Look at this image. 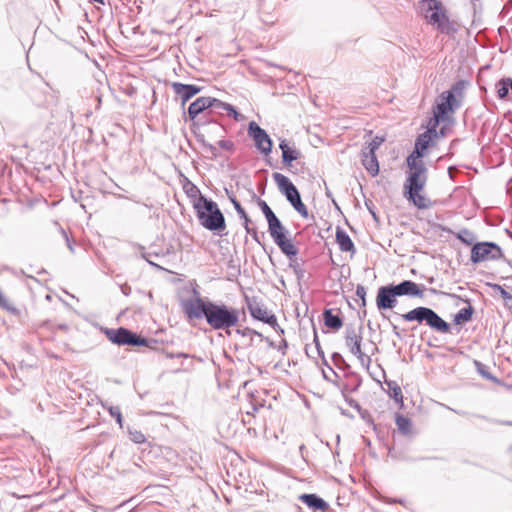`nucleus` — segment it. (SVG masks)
Returning a JSON list of instances; mask_svg holds the SVG:
<instances>
[{"label": "nucleus", "mask_w": 512, "mask_h": 512, "mask_svg": "<svg viewBox=\"0 0 512 512\" xmlns=\"http://www.w3.org/2000/svg\"><path fill=\"white\" fill-rule=\"evenodd\" d=\"M182 308L188 319L204 318L213 330H225L230 334V328L239 322L240 311L224 303L205 300L200 296L185 300Z\"/></svg>", "instance_id": "nucleus-1"}, {"label": "nucleus", "mask_w": 512, "mask_h": 512, "mask_svg": "<svg viewBox=\"0 0 512 512\" xmlns=\"http://www.w3.org/2000/svg\"><path fill=\"white\" fill-rule=\"evenodd\" d=\"M406 162L409 172L404 183V195L417 208L427 209L430 206V201L420 194L427 182L425 163L423 161H415L412 157H407Z\"/></svg>", "instance_id": "nucleus-2"}, {"label": "nucleus", "mask_w": 512, "mask_h": 512, "mask_svg": "<svg viewBox=\"0 0 512 512\" xmlns=\"http://www.w3.org/2000/svg\"><path fill=\"white\" fill-rule=\"evenodd\" d=\"M197 218L201 225L210 231H221L225 229V218L216 202L200 195L194 203Z\"/></svg>", "instance_id": "nucleus-3"}, {"label": "nucleus", "mask_w": 512, "mask_h": 512, "mask_svg": "<svg viewBox=\"0 0 512 512\" xmlns=\"http://www.w3.org/2000/svg\"><path fill=\"white\" fill-rule=\"evenodd\" d=\"M405 321L425 322L431 329L440 333H449L450 325L443 320L433 309L428 307H416L409 312L402 314Z\"/></svg>", "instance_id": "nucleus-4"}, {"label": "nucleus", "mask_w": 512, "mask_h": 512, "mask_svg": "<svg viewBox=\"0 0 512 512\" xmlns=\"http://www.w3.org/2000/svg\"><path fill=\"white\" fill-rule=\"evenodd\" d=\"M463 89V82L458 81L452 86L451 90L441 93L433 108V113H436L437 117H444L446 119L449 112H453L461 106V101L457 97L462 98Z\"/></svg>", "instance_id": "nucleus-5"}, {"label": "nucleus", "mask_w": 512, "mask_h": 512, "mask_svg": "<svg viewBox=\"0 0 512 512\" xmlns=\"http://www.w3.org/2000/svg\"><path fill=\"white\" fill-rule=\"evenodd\" d=\"M247 308L254 319L269 324L275 331L283 334L284 330L278 325L276 316L260 303L256 297L245 296Z\"/></svg>", "instance_id": "nucleus-6"}, {"label": "nucleus", "mask_w": 512, "mask_h": 512, "mask_svg": "<svg viewBox=\"0 0 512 512\" xmlns=\"http://www.w3.org/2000/svg\"><path fill=\"white\" fill-rule=\"evenodd\" d=\"M362 335L357 333L353 327L347 328L345 332V343L349 351L357 357L362 367L369 368L372 359L362 352Z\"/></svg>", "instance_id": "nucleus-7"}, {"label": "nucleus", "mask_w": 512, "mask_h": 512, "mask_svg": "<svg viewBox=\"0 0 512 512\" xmlns=\"http://www.w3.org/2000/svg\"><path fill=\"white\" fill-rule=\"evenodd\" d=\"M108 339L118 345L144 346L147 344L145 338H141L130 330L120 327L118 329L106 330Z\"/></svg>", "instance_id": "nucleus-8"}, {"label": "nucleus", "mask_w": 512, "mask_h": 512, "mask_svg": "<svg viewBox=\"0 0 512 512\" xmlns=\"http://www.w3.org/2000/svg\"><path fill=\"white\" fill-rule=\"evenodd\" d=\"M502 255L501 248L492 242L475 244L471 249V261L473 263L483 262L488 259H498Z\"/></svg>", "instance_id": "nucleus-9"}, {"label": "nucleus", "mask_w": 512, "mask_h": 512, "mask_svg": "<svg viewBox=\"0 0 512 512\" xmlns=\"http://www.w3.org/2000/svg\"><path fill=\"white\" fill-rule=\"evenodd\" d=\"M248 133L255 141V146L258 150L265 155H268L271 152L272 141L267 132L256 122L252 121L249 123Z\"/></svg>", "instance_id": "nucleus-10"}, {"label": "nucleus", "mask_w": 512, "mask_h": 512, "mask_svg": "<svg viewBox=\"0 0 512 512\" xmlns=\"http://www.w3.org/2000/svg\"><path fill=\"white\" fill-rule=\"evenodd\" d=\"M397 304V294L393 288V284L381 286L376 296L377 308L381 310L393 309Z\"/></svg>", "instance_id": "nucleus-11"}, {"label": "nucleus", "mask_w": 512, "mask_h": 512, "mask_svg": "<svg viewBox=\"0 0 512 512\" xmlns=\"http://www.w3.org/2000/svg\"><path fill=\"white\" fill-rule=\"evenodd\" d=\"M426 20L429 24L436 25L437 29L441 33L451 34L455 32V29L443 8L434 10L430 14H426Z\"/></svg>", "instance_id": "nucleus-12"}, {"label": "nucleus", "mask_w": 512, "mask_h": 512, "mask_svg": "<svg viewBox=\"0 0 512 512\" xmlns=\"http://www.w3.org/2000/svg\"><path fill=\"white\" fill-rule=\"evenodd\" d=\"M393 288L399 296H410V297H424V291L426 290L424 285H418L411 280H404L399 284L393 285Z\"/></svg>", "instance_id": "nucleus-13"}, {"label": "nucleus", "mask_w": 512, "mask_h": 512, "mask_svg": "<svg viewBox=\"0 0 512 512\" xmlns=\"http://www.w3.org/2000/svg\"><path fill=\"white\" fill-rule=\"evenodd\" d=\"M171 87L175 94L180 96L181 104L184 106L192 97L201 91V87L193 84H183L180 82H172Z\"/></svg>", "instance_id": "nucleus-14"}, {"label": "nucleus", "mask_w": 512, "mask_h": 512, "mask_svg": "<svg viewBox=\"0 0 512 512\" xmlns=\"http://www.w3.org/2000/svg\"><path fill=\"white\" fill-rule=\"evenodd\" d=\"M272 177L277 184L279 191L285 195L287 200L299 193L296 186L285 175L275 172Z\"/></svg>", "instance_id": "nucleus-15"}, {"label": "nucleus", "mask_w": 512, "mask_h": 512, "mask_svg": "<svg viewBox=\"0 0 512 512\" xmlns=\"http://www.w3.org/2000/svg\"><path fill=\"white\" fill-rule=\"evenodd\" d=\"M432 140V135L429 132H424L418 136L415 142V148L413 152L408 156L415 159V161H422L421 158L424 156V150H426Z\"/></svg>", "instance_id": "nucleus-16"}, {"label": "nucleus", "mask_w": 512, "mask_h": 512, "mask_svg": "<svg viewBox=\"0 0 512 512\" xmlns=\"http://www.w3.org/2000/svg\"><path fill=\"white\" fill-rule=\"evenodd\" d=\"M210 112L222 114V112H226L228 115L232 116L235 120H238L241 116L240 113L232 106L231 104L222 102L219 99L210 97Z\"/></svg>", "instance_id": "nucleus-17"}, {"label": "nucleus", "mask_w": 512, "mask_h": 512, "mask_svg": "<svg viewBox=\"0 0 512 512\" xmlns=\"http://www.w3.org/2000/svg\"><path fill=\"white\" fill-rule=\"evenodd\" d=\"M299 500L315 511L326 512L329 509V504L316 494H302Z\"/></svg>", "instance_id": "nucleus-18"}, {"label": "nucleus", "mask_w": 512, "mask_h": 512, "mask_svg": "<svg viewBox=\"0 0 512 512\" xmlns=\"http://www.w3.org/2000/svg\"><path fill=\"white\" fill-rule=\"evenodd\" d=\"M211 104L210 97H199L192 102L188 107V115L191 120H194L200 113L209 109Z\"/></svg>", "instance_id": "nucleus-19"}, {"label": "nucleus", "mask_w": 512, "mask_h": 512, "mask_svg": "<svg viewBox=\"0 0 512 512\" xmlns=\"http://www.w3.org/2000/svg\"><path fill=\"white\" fill-rule=\"evenodd\" d=\"M361 161L365 169L371 174V176H376L379 173V163L376 157V154H368L366 149H362L361 151Z\"/></svg>", "instance_id": "nucleus-20"}, {"label": "nucleus", "mask_w": 512, "mask_h": 512, "mask_svg": "<svg viewBox=\"0 0 512 512\" xmlns=\"http://www.w3.org/2000/svg\"><path fill=\"white\" fill-rule=\"evenodd\" d=\"M279 147L282 151V161L283 163L291 167L292 162L297 160L300 156V152L296 149L291 148L285 140H282L279 144Z\"/></svg>", "instance_id": "nucleus-21"}, {"label": "nucleus", "mask_w": 512, "mask_h": 512, "mask_svg": "<svg viewBox=\"0 0 512 512\" xmlns=\"http://www.w3.org/2000/svg\"><path fill=\"white\" fill-rule=\"evenodd\" d=\"M336 241L342 252H355V246L350 236L343 230L338 228L336 231Z\"/></svg>", "instance_id": "nucleus-22"}, {"label": "nucleus", "mask_w": 512, "mask_h": 512, "mask_svg": "<svg viewBox=\"0 0 512 512\" xmlns=\"http://www.w3.org/2000/svg\"><path fill=\"white\" fill-rule=\"evenodd\" d=\"M225 191L229 200L231 201L235 210L237 211L238 215L240 216V218L244 220V228L246 232L251 233V228L249 227L250 218L248 217L246 211L241 206V204L239 203V201L236 199L235 195L232 192H230L228 189H225Z\"/></svg>", "instance_id": "nucleus-23"}, {"label": "nucleus", "mask_w": 512, "mask_h": 512, "mask_svg": "<svg viewBox=\"0 0 512 512\" xmlns=\"http://www.w3.org/2000/svg\"><path fill=\"white\" fill-rule=\"evenodd\" d=\"M323 319L325 326L335 331L339 330L343 326L341 317L337 314H334L332 309L324 310Z\"/></svg>", "instance_id": "nucleus-24"}, {"label": "nucleus", "mask_w": 512, "mask_h": 512, "mask_svg": "<svg viewBox=\"0 0 512 512\" xmlns=\"http://www.w3.org/2000/svg\"><path fill=\"white\" fill-rule=\"evenodd\" d=\"M277 238L278 239L275 240L274 242L278 245L282 253H284L286 256L290 258V260H292V257H295L298 254V249L290 240L286 238V236Z\"/></svg>", "instance_id": "nucleus-25"}, {"label": "nucleus", "mask_w": 512, "mask_h": 512, "mask_svg": "<svg viewBox=\"0 0 512 512\" xmlns=\"http://www.w3.org/2000/svg\"><path fill=\"white\" fill-rule=\"evenodd\" d=\"M268 230L274 241L278 239L277 237L281 238L285 236L286 233V228L283 226L278 217L268 223Z\"/></svg>", "instance_id": "nucleus-26"}, {"label": "nucleus", "mask_w": 512, "mask_h": 512, "mask_svg": "<svg viewBox=\"0 0 512 512\" xmlns=\"http://www.w3.org/2000/svg\"><path fill=\"white\" fill-rule=\"evenodd\" d=\"M465 302L468 303V306L460 309L454 316V323L457 325L464 324L472 319L474 308L470 305L468 300H465Z\"/></svg>", "instance_id": "nucleus-27"}, {"label": "nucleus", "mask_w": 512, "mask_h": 512, "mask_svg": "<svg viewBox=\"0 0 512 512\" xmlns=\"http://www.w3.org/2000/svg\"><path fill=\"white\" fill-rule=\"evenodd\" d=\"M388 387V393L397 403L403 402V394L401 387L395 381H385Z\"/></svg>", "instance_id": "nucleus-28"}, {"label": "nucleus", "mask_w": 512, "mask_h": 512, "mask_svg": "<svg viewBox=\"0 0 512 512\" xmlns=\"http://www.w3.org/2000/svg\"><path fill=\"white\" fill-rule=\"evenodd\" d=\"M442 9V3L438 0H423L421 2V10L426 18V14H430L432 11Z\"/></svg>", "instance_id": "nucleus-29"}, {"label": "nucleus", "mask_w": 512, "mask_h": 512, "mask_svg": "<svg viewBox=\"0 0 512 512\" xmlns=\"http://www.w3.org/2000/svg\"><path fill=\"white\" fill-rule=\"evenodd\" d=\"M491 287L500 293V296L503 299L504 306L508 309L512 308V294L506 291L501 285L493 284Z\"/></svg>", "instance_id": "nucleus-30"}, {"label": "nucleus", "mask_w": 512, "mask_h": 512, "mask_svg": "<svg viewBox=\"0 0 512 512\" xmlns=\"http://www.w3.org/2000/svg\"><path fill=\"white\" fill-rule=\"evenodd\" d=\"M456 237L463 242L466 245H472L475 241V235L473 232H471L468 229H461L457 234Z\"/></svg>", "instance_id": "nucleus-31"}, {"label": "nucleus", "mask_w": 512, "mask_h": 512, "mask_svg": "<svg viewBox=\"0 0 512 512\" xmlns=\"http://www.w3.org/2000/svg\"><path fill=\"white\" fill-rule=\"evenodd\" d=\"M395 423H396L399 431H401L403 433L409 432L410 427H411V422L407 417H405L403 415H397L395 418Z\"/></svg>", "instance_id": "nucleus-32"}, {"label": "nucleus", "mask_w": 512, "mask_h": 512, "mask_svg": "<svg viewBox=\"0 0 512 512\" xmlns=\"http://www.w3.org/2000/svg\"><path fill=\"white\" fill-rule=\"evenodd\" d=\"M257 203L268 223L277 217L264 200L258 198Z\"/></svg>", "instance_id": "nucleus-33"}, {"label": "nucleus", "mask_w": 512, "mask_h": 512, "mask_svg": "<svg viewBox=\"0 0 512 512\" xmlns=\"http://www.w3.org/2000/svg\"><path fill=\"white\" fill-rule=\"evenodd\" d=\"M383 142V137L375 136L363 149H366L368 154H376V150L382 145Z\"/></svg>", "instance_id": "nucleus-34"}, {"label": "nucleus", "mask_w": 512, "mask_h": 512, "mask_svg": "<svg viewBox=\"0 0 512 512\" xmlns=\"http://www.w3.org/2000/svg\"><path fill=\"white\" fill-rule=\"evenodd\" d=\"M441 120H445L444 117H437L436 113H433V117L429 120L427 131L429 134L436 136L437 135V127Z\"/></svg>", "instance_id": "nucleus-35"}, {"label": "nucleus", "mask_w": 512, "mask_h": 512, "mask_svg": "<svg viewBox=\"0 0 512 512\" xmlns=\"http://www.w3.org/2000/svg\"><path fill=\"white\" fill-rule=\"evenodd\" d=\"M108 411H109V414L111 415V417L115 418V420L119 424V426L122 427L123 418H122L120 407L110 406L108 408Z\"/></svg>", "instance_id": "nucleus-36"}, {"label": "nucleus", "mask_w": 512, "mask_h": 512, "mask_svg": "<svg viewBox=\"0 0 512 512\" xmlns=\"http://www.w3.org/2000/svg\"><path fill=\"white\" fill-rule=\"evenodd\" d=\"M474 365L476 367L477 372L485 379L491 378V373L488 371V367L481 363L480 361L475 360Z\"/></svg>", "instance_id": "nucleus-37"}, {"label": "nucleus", "mask_w": 512, "mask_h": 512, "mask_svg": "<svg viewBox=\"0 0 512 512\" xmlns=\"http://www.w3.org/2000/svg\"><path fill=\"white\" fill-rule=\"evenodd\" d=\"M130 439L137 444H142L146 441L145 435L138 430L129 431Z\"/></svg>", "instance_id": "nucleus-38"}, {"label": "nucleus", "mask_w": 512, "mask_h": 512, "mask_svg": "<svg viewBox=\"0 0 512 512\" xmlns=\"http://www.w3.org/2000/svg\"><path fill=\"white\" fill-rule=\"evenodd\" d=\"M0 307L8 312H16V308L13 307L6 296L0 291Z\"/></svg>", "instance_id": "nucleus-39"}, {"label": "nucleus", "mask_w": 512, "mask_h": 512, "mask_svg": "<svg viewBox=\"0 0 512 512\" xmlns=\"http://www.w3.org/2000/svg\"><path fill=\"white\" fill-rule=\"evenodd\" d=\"M292 207L303 217L307 218L309 216L307 207L302 202L301 199L298 200L295 204L292 205Z\"/></svg>", "instance_id": "nucleus-40"}, {"label": "nucleus", "mask_w": 512, "mask_h": 512, "mask_svg": "<svg viewBox=\"0 0 512 512\" xmlns=\"http://www.w3.org/2000/svg\"><path fill=\"white\" fill-rule=\"evenodd\" d=\"M356 296L361 300V306H366V288L363 285H357Z\"/></svg>", "instance_id": "nucleus-41"}, {"label": "nucleus", "mask_w": 512, "mask_h": 512, "mask_svg": "<svg viewBox=\"0 0 512 512\" xmlns=\"http://www.w3.org/2000/svg\"><path fill=\"white\" fill-rule=\"evenodd\" d=\"M236 333L243 337L251 336V335H256L261 338L263 337V335L261 333H259L258 331L254 330V329L248 328V327H245L244 329H237Z\"/></svg>", "instance_id": "nucleus-42"}, {"label": "nucleus", "mask_w": 512, "mask_h": 512, "mask_svg": "<svg viewBox=\"0 0 512 512\" xmlns=\"http://www.w3.org/2000/svg\"><path fill=\"white\" fill-rule=\"evenodd\" d=\"M186 192L189 196H195L196 194H200V191L197 186H195L193 183L188 182L187 186H185Z\"/></svg>", "instance_id": "nucleus-43"}, {"label": "nucleus", "mask_w": 512, "mask_h": 512, "mask_svg": "<svg viewBox=\"0 0 512 512\" xmlns=\"http://www.w3.org/2000/svg\"><path fill=\"white\" fill-rule=\"evenodd\" d=\"M361 385V379H356V383L355 384H346L344 386V392L347 391V392H350V393H353L355 391H357V389L359 388V386Z\"/></svg>", "instance_id": "nucleus-44"}, {"label": "nucleus", "mask_w": 512, "mask_h": 512, "mask_svg": "<svg viewBox=\"0 0 512 512\" xmlns=\"http://www.w3.org/2000/svg\"><path fill=\"white\" fill-rule=\"evenodd\" d=\"M313 331H314L313 342L315 344V347L317 349V352H318L319 356L323 357L324 353H323V350L321 349V345H320V341H319V338H318L317 331H316L315 328L313 329Z\"/></svg>", "instance_id": "nucleus-45"}, {"label": "nucleus", "mask_w": 512, "mask_h": 512, "mask_svg": "<svg viewBox=\"0 0 512 512\" xmlns=\"http://www.w3.org/2000/svg\"><path fill=\"white\" fill-rule=\"evenodd\" d=\"M358 413H359L360 417L363 420H365L367 423L373 424V420L371 418V415H370V413L367 410L362 409V407H361L360 410H358Z\"/></svg>", "instance_id": "nucleus-46"}, {"label": "nucleus", "mask_w": 512, "mask_h": 512, "mask_svg": "<svg viewBox=\"0 0 512 512\" xmlns=\"http://www.w3.org/2000/svg\"><path fill=\"white\" fill-rule=\"evenodd\" d=\"M332 360L333 362L336 364V365H339V364H344L345 366L348 367V364H346L344 358L342 357L341 354L335 352L332 354Z\"/></svg>", "instance_id": "nucleus-47"}, {"label": "nucleus", "mask_w": 512, "mask_h": 512, "mask_svg": "<svg viewBox=\"0 0 512 512\" xmlns=\"http://www.w3.org/2000/svg\"><path fill=\"white\" fill-rule=\"evenodd\" d=\"M345 400L349 404L350 407L356 409L357 411L360 410L361 406L356 400H354L352 398H348L346 396H345Z\"/></svg>", "instance_id": "nucleus-48"}, {"label": "nucleus", "mask_w": 512, "mask_h": 512, "mask_svg": "<svg viewBox=\"0 0 512 512\" xmlns=\"http://www.w3.org/2000/svg\"><path fill=\"white\" fill-rule=\"evenodd\" d=\"M218 145L222 148V149H226V150H229L233 147V144L232 142L230 141H227V140H220L218 142Z\"/></svg>", "instance_id": "nucleus-49"}, {"label": "nucleus", "mask_w": 512, "mask_h": 512, "mask_svg": "<svg viewBox=\"0 0 512 512\" xmlns=\"http://www.w3.org/2000/svg\"><path fill=\"white\" fill-rule=\"evenodd\" d=\"M60 232L63 235V237L65 238L67 246L70 249V251H73L72 244H71L70 239H69L67 233L65 232V230L63 228H60Z\"/></svg>", "instance_id": "nucleus-50"}, {"label": "nucleus", "mask_w": 512, "mask_h": 512, "mask_svg": "<svg viewBox=\"0 0 512 512\" xmlns=\"http://www.w3.org/2000/svg\"><path fill=\"white\" fill-rule=\"evenodd\" d=\"M487 380H490L492 382H494L495 384L497 385H501V386H505V387H508L506 384H504L500 379H498L497 377L493 376L491 374V378H488Z\"/></svg>", "instance_id": "nucleus-51"}, {"label": "nucleus", "mask_w": 512, "mask_h": 512, "mask_svg": "<svg viewBox=\"0 0 512 512\" xmlns=\"http://www.w3.org/2000/svg\"><path fill=\"white\" fill-rule=\"evenodd\" d=\"M487 380H490L492 382H494L495 384L497 385H501V386H505V387H508L506 384H504L500 379H498L497 377L493 376L491 374V378H488Z\"/></svg>", "instance_id": "nucleus-52"}, {"label": "nucleus", "mask_w": 512, "mask_h": 512, "mask_svg": "<svg viewBox=\"0 0 512 512\" xmlns=\"http://www.w3.org/2000/svg\"><path fill=\"white\" fill-rule=\"evenodd\" d=\"M301 199V196H300V193H297L296 195H294L293 197H291L290 199H288L289 203L291 205L295 204L296 202H298V200Z\"/></svg>", "instance_id": "nucleus-53"}, {"label": "nucleus", "mask_w": 512, "mask_h": 512, "mask_svg": "<svg viewBox=\"0 0 512 512\" xmlns=\"http://www.w3.org/2000/svg\"><path fill=\"white\" fill-rule=\"evenodd\" d=\"M250 234H251V236L253 237V239H254L257 243L261 244V242H260V240H259V237H258V233H257V231H256L255 229L251 228V233H250Z\"/></svg>", "instance_id": "nucleus-54"}, {"label": "nucleus", "mask_w": 512, "mask_h": 512, "mask_svg": "<svg viewBox=\"0 0 512 512\" xmlns=\"http://www.w3.org/2000/svg\"><path fill=\"white\" fill-rule=\"evenodd\" d=\"M365 204H366L367 208L369 209V211L371 212L373 218L377 219L376 213L372 210V207H370L367 202Z\"/></svg>", "instance_id": "nucleus-55"}, {"label": "nucleus", "mask_w": 512, "mask_h": 512, "mask_svg": "<svg viewBox=\"0 0 512 512\" xmlns=\"http://www.w3.org/2000/svg\"><path fill=\"white\" fill-rule=\"evenodd\" d=\"M96 100H97V106H96V108L98 109V108L100 107V105H101V96H100V95H97V96H96Z\"/></svg>", "instance_id": "nucleus-56"}, {"label": "nucleus", "mask_w": 512, "mask_h": 512, "mask_svg": "<svg viewBox=\"0 0 512 512\" xmlns=\"http://www.w3.org/2000/svg\"><path fill=\"white\" fill-rule=\"evenodd\" d=\"M393 333L396 335V336H400L399 332H398V327L393 325Z\"/></svg>", "instance_id": "nucleus-57"}, {"label": "nucleus", "mask_w": 512, "mask_h": 512, "mask_svg": "<svg viewBox=\"0 0 512 512\" xmlns=\"http://www.w3.org/2000/svg\"><path fill=\"white\" fill-rule=\"evenodd\" d=\"M429 291L432 293V294H438V290L434 289V288H430Z\"/></svg>", "instance_id": "nucleus-58"}, {"label": "nucleus", "mask_w": 512, "mask_h": 512, "mask_svg": "<svg viewBox=\"0 0 512 512\" xmlns=\"http://www.w3.org/2000/svg\"><path fill=\"white\" fill-rule=\"evenodd\" d=\"M476 417L481 418V419H485V420L487 419L485 416H482V415H476Z\"/></svg>", "instance_id": "nucleus-59"}, {"label": "nucleus", "mask_w": 512, "mask_h": 512, "mask_svg": "<svg viewBox=\"0 0 512 512\" xmlns=\"http://www.w3.org/2000/svg\"><path fill=\"white\" fill-rule=\"evenodd\" d=\"M178 356H179V357H187V355H186V354H183V353H180Z\"/></svg>", "instance_id": "nucleus-60"}, {"label": "nucleus", "mask_w": 512, "mask_h": 512, "mask_svg": "<svg viewBox=\"0 0 512 512\" xmlns=\"http://www.w3.org/2000/svg\"><path fill=\"white\" fill-rule=\"evenodd\" d=\"M282 347H287V342L283 341Z\"/></svg>", "instance_id": "nucleus-61"}, {"label": "nucleus", "mask_w": 512, "mask_h": 512, "mask_svg": "<svg viewBox=\"0 0 512 512\" xmlns=\"http://www.w3.org/2000/svg\"><path fill=\"white\" fill-rule=\"evenodd\" d=\"M282 347H287V342L283 341Z\"/></svg>", "instance_id": "nucleus-62"}, {"label": "nucleus", "mask_w": 512, "mask_h": 512, "mask_svg": "<svg viewBox=\"0 0 512 512\" xmlns=\"http://www.w3.org/2000/svg\"><path fill=\"white\" fill-rule=\"evenodd\" d=\"M290 266L294 268V271H295V272H297V268H296V266H294V265H292V264H291Z\"/></svg>", "instance_id": "nucleus-63"}, {"label": "nucleus", "mask_w": 512, "mask_h": 512, "mask_svg": "<svg viewBox=\"0 0 512 512\" xmlns=\"http://www.w3.org/2000/svg\"><path fill=\"white\" fill-rule=\"evenodd\" d=\"M210 149L211 151H215V148L212 145H210Z\"/></svg>", "instance_id": "nucleus-64"}]
</instances>
